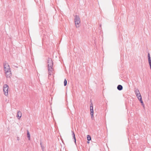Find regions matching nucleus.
Masks as SVG:
<instances>
[{
  "label": "nucleus",
  "instance_id": "1",
  "mask_svg": "<svg viewBox=\"0 0 151 151\" xmlns=\"http://www.w3.org/2000/svg\"><path fill=\"white\" fill-rule=\"evenodd\" d=\"M4 67L6 77L7 78L10 77L11 76V73L9 65L6 63H4Z\"/></svg>",
  "mask_w": 151,
  "mask_h": 151
},
{
  "label": "nucleus",
  "instance_id": "2",
  "mask_svg": "<svg viewBox=\"0 0 151 151\" xmlns=\"http://www.w3.org/2000/svg\"><path fill=\"white\" fill-rule=\"evenodd\" d=\"M53 62L51 59L48 58L47 59V65L48 70L49 71L48 73L49 75H51V72H52L53 70Z\"/></svg>",
  "mask_w": 151,
  "mask_h": 151
},
{
  "label": "nucleus",
  "instance_id": "3",
  "mask_svg": "<svg viewBox=\"0 0 151 151\" xmlns=\"http://www.w3.org/2000/svg\"><path fill=\"white\" fill-rule=\"evenodd\" d=\"M75 22L76 27L78 28L79 27L78 25L80 23V18L79 16L76 15L75 16Z\"/></svg>",
  "mask_w": 151,
  "mask_h": 151
},
{
  "label": "nucleus",
  "instance_id": "4",
  "mask_svg": "<svg viewBox=\"0 0 151 151\" xmlns=\"http://www.w3.org/2000/svg\"><path fill=\"white\" fill-rule=\"evenodd\" d=\"M8 85L6 84L4 85L3 86V91L4 94L6 96H7L8 95V89L9 88Z\"/></svg>",
  "mask_w": 151,
  "mask_h": 151
},
{
  "label": "nucleus",
  "instance_id": "5",
  "mask_svg": "<svg viewBox=\"0 0 151 151\" xmlns=\"http://www.w3.org/2000/svg\"><path fill=\"white\" fill-rule=\"evenodd\" d=\"M22 115V114L21 111H19L17 112V117L19 119L20 118Z\"/></svg>",
  "mask_w": 151,
  "mask_h": 151
},
{
  "label": "nucleus",
  "instance_id": "6",
  "mask_svg": "<svg viewBox=\"0 0 151 151\" xmlns=\"http://www.w3.org/2000/svg\"><path fill=\"white\" fill-rule=\"evenodd\" d=\"M137 98L140 101L141 103H143V101H142V97L140 94L139 95V96H138L137 97Z\"/></svg>",
  "mask_w": 151,
  "mask_h": 151
},
{
  "label": "nucleus",
  "instance_id": "7",
  "mask_svg": "<svg viewBox=\"0 0 151 151\" xmlns=\"http://www.w3.org/2000/svg\"><path fill=\"white\" fill-rule=\"evenodd\" d=\"M117 88L118 90L121 91L123 87L122 85H119L118 86Z\"/></svg>",
  "mask_w": 151,
  "mask_h": 151
},
{
  "label": "nucleus",
  "instance_id": "8",
  "mask_svg": "<svg viewBox=\"0 0 151 151\" xmlns=\"http://www.w3.org/2000/svg\"><path fill=\"white\" fill-rule=\"evenodd\" d=\"M71 132H72V135L73 137V138L74 139L75 142H76V138H75V134L74 133V132L73 131H72Z\"/></svg>",
  "mask_w": 151,
  "mask_h": 151
},
{
  "label": "nucleus",
  "instance_id": "9",
  "mask_svg": "<svg viewBox=\"0 0 151 151\" xmlns=\"http://www.w3.org/2000/svg\"><path fill=\"white\" fill-rule=\"evenodd\" d=\"M27 136L29 140L30 139V134L28 130H27Z\"/></svg>",
  "mask_w": 151,
  "mask_h": 151
},
{
  "label": "nucleus",
  "instance_id": "10",
  "mask_svg": "<svg viewBox=\"0 0 151 151\" xmlns=\"http://www.w3.org/2000/svg\"><path fill=\"white\" fill-rule=\"evenodd\" d=\"M148 60L149 63H151V58H150V54L149 53H148Z\"/></svg>",
  "mask_w": 151,
  "mask_h": 151
},
{
  "label": "nucleus",
  "instance_id": "11",
  "mask_svg": "<svg viewBox=\"0 0 151 151\" xmlns=\"http://www.w3.org/2000/svg\"><path fill=\"white\" fill-rule=\"evenodd\" d=\"M135 93L136 94H140V93L139 92V91L138 89H136L135 91Z\"/></svg>",
  "mask_w": 151,
  "mask_h": 151
},
{
  "label": "nucleus",
  "instance_id": "12",
  "mask_svg": "<svg viewBox=\"0 0 151 151\" xmlns=\"http://www.w3.org/2000/svg\"><path fill=\"white\" fill-rule=\"evenodd\" d=\"M87 138L88 141L90 140L91 139V138L89 135H87Z\"/></svg>",
  "mask_w": 151,
  "mask_h": 151
},
{
  "label": "nucleus",
  "instance_id": "13",
  "mask_svg": "<svg viewBox=\"0 0 151 151\" xmlns=\"http://www.w3.org/2000/svg\"><path fill=\"white\" fill-rule=\"evenodd\" d=\"M64 86H66L67 84V80H66V79H65L64 80Z\"/></svg>",
  "mask_w": 151,
  "mask_h": 151
},
{
  "label": "nucleus",
  "instance_id": "14",
  "mask_svg": "<svg viewBox=\"0 0 151 151\" xmlns=\"http://www.w3.org/2000/svg\"><path fill=\"white\" fill-rule=\"evenodd\" d=\"M90 114L91 116V117L92 118L93 117V111L90 112Z\"/></svg>",
  "mask_w": 151,
  "mask_h": 151
},
{
  "label": "nucleus",
  "instance_id": "15",
  "mask_svg": "<svg viewBox=\"0 0 151 151\" xmlns=\"http://www.w3.org/2000/svg\"><path fill=\"white\" fill-rule=\"evenodd\" d=\"M91 104H92V106H90V109H93V104H92V102H91Z\"/></svg>",
  "mask_w": 151,
  "mask_h": 151
},
{
  "label": "nucleus",
  "instance_id": "16",
  "mask_svg": "<svg viewBox=\"0 0 151 151\" xmlns=\"http://www.w3.org/2000/svg\"><path fill=\"white\" fill-rule=\"evenodd\" d=\"M93 111V109H90V112Z\"/></svg>",
  "mask_w": 151,
  "mask_h": 151
},
{
  "label": "nucleus",
  "instance_id": "17",
  "mask_svg": "<svg viewBox=\"0 0 151 151\" xmlns=\"http://www.w3.org/2000/svg\"><path fill=\"white\" fill-rule=\"evenodd\" d=\"M40 145H41V147H42V149H43V148H44V147L42 146V145H41L42 144H41V143H40Z\"/></svg>",
  "mask_w": 151,
  "mask_h": 151
},
{
  "label": "nucleus",
  "instance_id": "18",
  "mask_svg": "<svg viewBox=\"0 0 151 151\" xmlns=\"http://www.w3.org/2000/svg\"><path fill=\"white\" fill-rule=\"evenodd\" d=\"M141 103L142 104V105L143 106V107H144V105L143 103H143Z\"/></svg>",
  "mask_w": 151,
  "mask_h": 151
},
{
  "label": "nucleus",
  "instance_id": "19",
  "mask_svg": "<svg viewBox=\"0 0 151 151\" xmlns=\"http://www.w3.org/2000/svg\"><path fill=\"white\" fill-rule=\"evenodd\" d=\"M139 94H136V95L137 96V97L138 96H139Z\"/></svg>",
  "mask_w": 151,
  "mask_h": 151
},
{
  "label": "nucleus",
  "instance_id": "20",
  "mask_svg": "<svg viewBox=\"0 0 151 151\" xmlns=\"http://www.w3.org/2000/svg\"><path fill=\"white\" fill-rule=\"evenodd\" d=\"M14 66L15 67L17 68L18 67L17 66H15L14 65Z\"/></svg>",
  "mask_w": 151,
  "mask_h": 151
},
{
  "label": "nucleus",
  "instance_id": "21",
  "mask_svg": "<svg viewBox=\"0 0 151 151\" xmlns=\"http://www.w3.org/2000/svg\"><path fill=\"white\" fill-rule=\"evenodd\" d=\"M87 143H89V141H88L87 142Z\"/></svg>",
  "mask_w": 151,
  "mask_h": 151
},
{
  "label": "nucleus",
  "instance_id": "22",
  "mask_svg": "<svg viewBox=\"0 0 151 151\" xmlns=\"http://www.w3.org/2000/svg\"><path fill=\"white\" fill-rule=\"evenodd\" d=\"M92 106L91 103V104H90V106Z\"/></svg>",
  "mask_w": 151,
  "mask_h": 151
}]
</instances>
